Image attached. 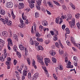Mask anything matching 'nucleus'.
<instances>
[{
  "label": "nucleus",
  "mask_w": 80,
  "mask_h": 80,
  "mask_svg": "<svg viewBox=\"0 0 80 80\" xmlns=\"http://www.w3.org/2000/svg\"><path fill=\"white\" fill-rule=\"evenodd\" d=\"M0 20L2 22H3L4 24H6L7 23L8 25V26H11L12 24V22L10 20H8V18L6 17H5V19L3 18H1L0 19Z\"/></svg>",
  "instance_id": "1"
},
{
  "label": "nucleus",
  "mask_w": 80,
  "mask_h": 80,
  "mask_svg": "<svg viewBox=\"0 0 80 80\" xmlns=\"http://www.w3.org/2000/svg\"><path fill=\"white\" fill-rule=\"evenodd\" d=\"M35 0H28V2L29 3V6L31 8H34L35 5L33 3H35Z\"/></svg>",
  "instance_id": "2"
},
{
  "label": "nucleus",
  "mask_w": 80,
  "mask_h": 80,
  "mask_svg": "<svg viewBox=\"0 0 80 80\" xmlns=\"http://www.w3.org/2000/svg\"><path fill=\"white\" fill-rule=\"evenodd\" d=\"M37 58H38V62L40 63L42 65H45L43 61V57L42 56L37 57Z\"/></svg>",
  "instance_id": "3"
},
{
  "label": "nucleus",
  "mask_w": 80,
  "mask_h": 80,
  "mask_svg": "<svg viewBox=\"0 0 80 80\" xmlns=\"http://www.w3.org/2000/svg\"><path fill=\"white\" fill-rule=\"evenodd\" d=\"M75 20L74 18H72V21L69 22V27L72 28L75 25Z\"/></svg>",
  "instance_id": "4"
},
{
  "label": "nucleus",
  "mask_w": 80,
  "mask_h": 80,
  "mask_svg": "<svg viewBox=\"0 0 80 80\" xmlns=\"http://www.w3.org/2000/svg\"><path fill=\"white\" fill-rule=\"evenodd\" d=\"M6 7L8 8H10L13 7V3L12 2H9L7 3L6 4Z\"/></svg>",
  "instance_id": "5"
},
{
  "label": "nucleus",
  "mask_w": 80,
  "mask_h": 80,
  "mask_svg": "<svg viewBox=\"0 0 80 80\" xmlns=\"http://www.w3.org/2000/svg\"><path fill=\"white\" fill-rule=\"evenodd\" d=\"M7 40L8 42V45H10V46H12L13 45V44L12 43V41L11 38H8Z\"/></svg>",
  "instance_id": "6"
},
{
  "label": "nucleus",
  "mask_w": 80,
  "mask_h": 80,
  "mask_svg": "<svg viewBox=\"0 0 80 80\" xmlns=\"http://www.w3.org/2000/svg\"><path fill=\"white\" fill-rule=\"evenodd\" d=\"M72 18V15H68V18L66 20L67 22H68V20H70Z\"/></svg>",
  "instance_id": "7"
},
{
  "label": "nucleus",
  "mask_w": 80,
  "mask_h": 80,
  "mask_svg": "<svg viewBox=\"0 0 80 80\" xmlns=\"http://www.w3.org/2000/svg\"><path fill=\"white\" fill-rule=\"evenodd\" d=\"M2 34L4 37H7L8 36V32L6 31H3Z\"/></svg>",
  "instance_id": "8"
},
{
  "label": "nucleus",
  "mask_w": 80,
  "mask_h": 80,
  "mask_svg": "<svg viewBox=\"0 0 80 80\" xmlns=\"http://www.w3.org/2000/svg\"><path fill=\"white\" fill-rule=\"evenodd\" d=\"M11 61V58H8L7 61L6 62V65H9L10 64V62Z\"/></svg>",
  "instance_id": "9"
},
{
  "label": "nucleus",
  "mask_w": 80,
  "mask_h": 80,
  "mask_svg": "<svg viewBox=\"0 0 80 80\" xmlns=\"http://www.w3.org/2000/svg\"><path fill=\"white\" fill-rule=\"evenodd\" d=\"M50 54L51 55H52V56H53L54 55H55V54H56V53H55V51L52 50L50 52Z\"/></svg>",
  "instance_id": "10"
},
{
  "label": "nucleus",
  "mask_w": 80,
  "mask_h": 80,
  "mask_svg": "<svg viewBox=\"0 0 80 80\" xmlns=\"http://www.w3.org/2000/svg\"><path fill=\"white\" fill-rule=\"evenodd\" d=\"M42 24L44 26H47L48 25V22L46 21H44L42 22Z\"/></svg>",
  "instance_id": "11"
},
{
  "label": "nucleus",
  "mask_w": 80,
  "mask_h": 80,
  "mask_svg": "<svg viewBox=\"0 0 80 80\" xmlns=\"http://www.w3.org/2000/svg\"><path fill=\"white\" fill-rule=\"evenodd\" d=\"M19 7L20 9H21L22 8H24V4L22 3H19Z\"/></svg>",
  "instance_id": "12"
},
{
  "label": "nucleus",
  "mask_w": 80,
  "mask_h": 80,
  "mask_svg": "<svg viewBox=\"0 0 80 80\" xmlns=\"http://www.w3.org/2000/svg\"><path fill=\"white\" fill-rule=\"evenodd\" d=\"M67 68H72L73 67V66H71V62H70L68 64V65L67 66Z\"/></svg>",
  "instance_id": "13"
},
{
  "label": "nucleus",
  "mask_w": 80,
  "mask_h": 80,
  "mask_svg": "<svg viewBox=\"0 0 80 80\" xmlns=\"http://www.w3.org/2000/svg\"><path fill=\"white\" fill-rule=\"evenodd\" d=\"M22 17L23 20H27V17L25 15H24V13H22Z\"/></svg>",
  "instance_id": "14"
},
{
  "label": "nucleus",
  "mask_w": 80,
  "mask_h": 80,
  "mask_svg": "<svg viewBox=\"0 0 80 80\" xmlns=\"http://www.w3.org/2000/svg\"><path fill=\"white\" fill-rule=\"evenodd\" d=\"M69 4L70 6H71V7H72L73 10H75V6L74 5H73V4H72V2H70L69 3Z\"/></svg>",
  "instance_id": "15"
},
{
  "label": "nucleus",
  "mask_w": 80,
  "mask_h": 80,
  "mask_svg": "<svg viewBox=\"0 0 80 80\" xmlns=\"http://www.w3.org/2000/svg\"><path fill=\"white\" fill-rule=\"evenodd\" d=\"M0 13L2 15H4L5 14V11L3 9H1V10Z\"/></svg>",
  "instance_id": "16"
},
{
  "label": "nucleus",
  "mask_w": 80,
  "mask_h": 80,
  "mask_svg": "<svg viewBox=\"0 0 80 80\" xmlns=\"http://www.w3.org/2000/svg\"><path fill=\"white\" fill-rule=\"evenodd\" d=\"M66 33V34H69L70 33V30H69V29L68 28H67L65 29Z\"/></svg>",
  "instance_id": "17"
},
{
  "label": "nucleus",
  "mask_w": 80,
  "mask_h": 80,
  "mask_svg": "<svg viewBox=\"0 0 80 80\" xmlns=\"http://www.w3.org/2000/svg\"><path fill=\"white\" fill-rule=\"evenodd\" d=\"M36 39H37V41H38V42H43V39H42V38H36Z\"/></svg>",
  "instance_id": "18"
},
{
  "label": "nucleus",
  "mask_w": 80,
  "mask_h": 80,
  "mask_svg": "<svg viewBox=\"0 0 80 80\" xmlns=\"http://www.w3.org/2000/svg\"><path fill=\"white\" fill-rule=\"evenodd\" d=\"M0 43L1 44V45H4L5 42V41L3 40L0 39Z\"/></svg>",
  "instance_id": "19"
},
{
  "label": "nucleus",
  "mask_w": 80,
  "mask_h": 80,
  "mask_svg": "<svg viewBox=\"0 0 80 80\" xmlns=\"http://www.w3.org/2000/svg\"><path fill=\"white\" fill-rule=\"evenodd\" d=\"M23 75L24 76H27V71L25 70L23 71Z\"/></svg>",
  "instance_id": "20"
},
{
  "label": "nucleus",
  "mask_w": 80,
  "mask_h": 80,
  "mask_svg": "<svg viewBox=\"0 0 80 80\" xmlns=\"http://www.w3.org/2000/svg\"><path fill=\"white\" fill-rule=\"evenodd\" d=\"M52 60L54 63H57V59H55V58L52 57Z\"/></svg>",
  "instance_id": "21"
},
{
  "label": "nucleus",
  "mask_w": 80,
  "mask_h": 80,
  "mask_svg": "<svg viewBox=\"0 0 80 80\" xmlns=\"http://www.w3.org/2000/svg\"><path fill=\"white\" fill-rule=\"evenodd\" d=\"M19 48H20V50H23L24 49V47L22 45H21L19 46Z\"/></svg>",
  "instance_id": "22"
},
{
  "label": "nucleus",
  "mask_w": 80,
  "mask_h": 80,
  "mask_svg": "<svg viewBox=\"0 0 80 80\" xmlns=\"http://www.w3.org/2000/svg\"><path fill=\"white\" fill-rule=\"evenodd\" d=\"M11 12V15H12L13 19H15V15H14V13H13V11L12 10Z\"/></svg>",
  "instance_id": "23"
},
{
  "label": "nucleus",
  "mask_w": 80,
  "mask_h": 80,
  "mask_svg": "<svg viewBox=\"0 0 80 80\" xmlns=\"http://www.w3.org/2000/svg\"><path fill=\"white\" fill-rule=\"evenodd\" d=\"M13 50L15 52H17V50H18V48H17V46L16 45H15L13 48Z\"/></svg>",
  "instance_id": "24"
},
{
  "label": "nucleus",
  "mask_w": 80,
  "mask_h": 80,
  "mask_svg": "<svg viewBox=\"0 0 80 80\" xmlns=\"http://www.w3.org/2000/svg\"><path fill=\"white\" fill-rule=\"evenodd\" d=\"M38 48L39 50H43V48L41 46H38Z\"/></svg>",
  "instance_id": "25"
},
{
  "label": "nucleus",
  "mask_w": 80,
  "mask_h": 80,
  "mask_svg": "<svg viewBox=\"0 0 80 80\" xmlns=\"http://www.w3.org/2000/svg\"><path fill=\"white\" fill-rule=\"evenodd\" d=\"M38 76V73H36L34 75L33 77H34V78H35L36 79H37Z\"/></svg>",
  "instance_id": "26"
},
{
  "label": "nucleus",
  "mask_w": 80,
  "mask_h": 80,
  "mask_svg": "<svg viewBox=\"0 0 80 80\" xmlns=\"http://www.w3.org/2000/svg\"><path fill=\"white\" fill-rule=\"evenodd\" d=\"M36 2L38 5H40L42 4V2L40 1V0H37Z\"/></svg>",
  "instance_id": "27"
},
{
  "label": "nucleus",
  "mask_w": 80,
  "mask_h": 80,
  "mask_svg": "<svg viewBox=\"0 0 80 80\" xmlns=\"http://www.w3.org/2000/svg\"><path fill=\"white\" fill-rule=\"evenodd\" d=\"M17 55L18 57H19V58H21V57H22V55H21V54L19 52H17Z\"/></svg>",
  "instance_id": "28"
},
{
  "label": "nucleus",
  "mask_w": 80,
  "mask_h": 80,
  "mask_svg": "<svg viewBox=\"0 0 80 80\" xmlns=\"http://www.w3.org/2000/svg\"><path fill=\"white\" fill-rule=\"evenodd\" d=\"M7 54H4V55H2L1 56V58H3L5 59V58H6L7 57Z\"/></svg>",
  "instance_id": "29"
},
{
  "label": "nucleus",
  "mask_w": 80,
  "mask_h": 80,
  "mask_svg": "<svg viewBox=\"0 0 80 80\" xmlns=\"http://www.w3.org/2000/svg\"><path fill=\"white\" fill-rule=\"evenodd\" d=\"M39 14L38 12H36L35 13V18H37L39 17Z\"/></svg>",
  "instance_id": "30"
},
{
  "label": "nucleus",
  "mask_w": 80,
  "mask_h": 80,
  "mask_svg": "<svg viewBox=\"0 0 80 80\" xmlns=\"http://www.w3.org/2000/svg\"><path fill=\"white\" fill-rule=\"evenodd\" d=\"M53 40L54 41H56L58 40V38H57V35H55L54 36V37L53 38Z\"/></svg>",
  "instance_id": "31"
},
{
  "label": "nucleus",
  "mask_w": 80,
  "mask_h": 80,
  "mask_svg": "<svg viewBox=\"0 0 80 80\" xmlns=\"http://www.w3.org/2000/svg\"><path fill=\"white\" fill-rule=\"evenodd\" d=\"M45 62H47V63H50V60L49 59L46 58L45 59Z\"/></svg>",
  "instance_id": "32"
},
{
  "label": "nucleus",
  "mask_w": 80,
  "mask_h": 80,
  "mask_svg": "<svg viewBox=\"0 0 80 80\" xmlns=\"http://www.w3.org/2000/svg\"><path fill=\"white\" fill-rule=\"evenodd\" d=\"M45 73L47 75L48 77H49V74L48 73V71L47 70H45Z\"/></svg>",
  "instance_id": "33"
},
{
  "label": "nucleus",
  "mask_w": 80,
  "mask_h": 80,
  "mask_svg": "<svg viewBox=\"0 0 80 80\" xmlns=\"http://www.w3.org/2000/svg\"><path fill=\"white\" fill-rule=\"evenodd\" d=\"M75 16L77 18H80V14L77 13L75 15Z\"/></svg>",
  "instance_id": "34"
},
{
  "label": "nucleus",
  "mask_w": 80,
  "mask_h": 80,
  "mask_svg": "<svg viewBox=\"0 0 80 80\" xmlns=\"http://www.w3.org/2000/svg\"><path fill=\"white\" fill-rule=\"evenodd\" d=\"M27 61L28 62V63L29 65H30V59L27 58Z\"/></svg>",
  "instance_id": "35"
},
{
  "label": "nucleus",
  "mask_w": 80,
  "mask_h": 80,
  "mask_svg": "<svg viewBox=\"0 0 80 80\" xmlns=\"http://www.w3.org/2000/svg\"><path fill=\"white\" fill-rule=\"evenodd\" d=\"M66 43L68 46H70L71 45V43L70 42V41H66Z\"/></svg>",
  "instance_id": "36"
},
{
  "label": "nucleus",
  "mask_w": 80,
  "mask_h": 80,
  "mask_svg": "<svg viewBox=\"0 0 80 80\" xmlns=\"http://www.w3.org/2000/svg\"><path fill=\"white\" fill-rule=\"evenodd\" d=\"M34 42L35 45L36 46H37L38 45L39 43H38V42L37 41H35Z\"/></svg>",
  "instance_id": "37"
},
{
  "label": "nucleus",
  "mask_w": 80,
  "mask_h": 80,
  "mask_svg": "<svg viewBox=\"0 0 80 80\" xmlns=\"http://www.w3.org/2000/svg\"><path fill=\"white\" fill-rule=\"evenodd\" d=\"M73 60H75V61H76V62H78V60L77 57L75 56L74 57Z\"/></svg>",
  "instance_id": "38"
},
{
  "label": "nucleus",
  "mask_w": 80,
  "mask_h": 80,
  "mask_svg": "<svg viewBox=\"0 0 80 80\" xmlns=\"http://www.w3.org/2000/svg\"><path fill=\"white\" fill-rule=\"evenodd\" d=\"M20 22L21 24H22V25H23V20H22V18H20Z\"/></svg>",
  "instance_id": "39"
},
{
  "label": "nucleus",
  "mask_w": 80,
  "mask_h": 80,
  "mask_svg": "<svg viewBox=\"0 0 80 80\" xmlns=\"http://www.w3.org/2000/svg\"><path fill=\"white\" fill-rule=\"evenodd\" d=\"M55 45L57 48H59V47H60V45H59V44H58V42H56L55 43Z\"/></svg>",
  "instance_id": "40"
},
{
  "label": "nucleus",
  "mask_w": 80,
  "mask_h": 80,
  "mask_svg": "<svg viewBox=\"0 0 80 80\" xmlns=\"http://www.w3.org/2000/svg\"><path fill=\"white\" fill-rule=\"evenodd\" d=\"M56 22L57 23H58V22H59V18H58L56 19Z\"/></svg>",
  "instance_id": "41"
},
{
  "label": "nucleus",
  "mask_w": 80,
  "mask_h": 80,
  "mask_svg": "<svg viewBox=\"0 0 80 80\" xmlns=\"http://www.w3.org/2000/svg\"><path fill=\"white\" fill-rule=\"evenodd\" d=\"M36 8L38 10H40V5L37 6L36 7Z\"/></svg>",
  "instance_id": "42"
},
{
  "label": "nucleus",
  "mask_w": 80,
  "mask_h": 80,
  "mask_svg": "<svg viewBox=\"0 0 80 80\" xmlns=\"http://www.w3.org/2000/svg\"><path fill=\"white\" fill-rule=\"evenodd\" d=\"M59 52L60 55H62V54H63V51L62 50L61 51H60V50H59Z\"/></svg>",
  "instance_id": "43"
},
{
  "label": "nucleus",
  "mask_w": 80,
  "mask_h": 80,
  "mask_svg": "<svg viewBox=\"0 0 80 80\" xmlns=\"http://www.w3.org/2000/svg\"><path fill=\"white\" fill-rule=\"evenodd\" d=\"M13 63L14 65H16L17 63V61L16 59H15L14 60Z\"/></svg>",
  "instance_id": "44"
},
{
  "label": "nucleus",
  "mask_w": 80,
  "mask_h": 80,
  "mask_svg": "<svg viewBox=\"0 0 80 80\" xmlns=\"http://www.w3.org/2000/svg\"><path fill=\"white\" fill-rule=\"evenodd\" d=\"M4 55H7V49H4Z\"/></svg>",
  "instance_id": "45"
},
{
  "label": "nucleus",
  "mask_w": 80,
  "mask_h": 80,
  "mask_svg": "<svg viewBox=\"0 0 80 80\" xmlns=\"http://www.w3.org/2000/svg\"><path fill=\"white\" fill-rule=\"evenodd\" d=\"M48 5H49V6L50 7H51V8H52L53 7V5L52 4H51V3L50 2H49L48 3Z\"/></svg>",
  "instance_id": "46"
},
{
  "label": "nucleus",
  "mask_w": 80,
  "mask_h": 80,
  "mask_svg": "<svg viewBox=\"0 0 80 80\" xmlns=\"http://www.w3.org/2000/svg\"><path fill=\"white\" fill-rule=\"evenodd\" d=\"M28 78H31V73L29 72L28 74Z\"/></svg>",
  "instance_id": "47"
},
{
  "label": "nucleus",
  "mask_w": 80,
  "mask_h": 80,
  "mask_svg": "<svg viewBox=\"0 0 80 80\" xmlns=\"http://www.w3.org/2000/svg\"><path fill=\"white\" fill-rule=\"evenodd\" d=\"M62 7L63 10H67V8L66 7V6H65V5L62 6Z\"/></svg>",
  "instance_id": "48"
},
{
  "label": "nucleus",
  "mask_w": 80,
  "mask_h": 80,
  "mask_svg": "<svg viewBox=\"0 0 80 80\" xmlns=\"http://www.w3.org/2000/svg\"><path fill=\"white\" fill-rule=\"evenodd\" d=\"M48 30H49V29H48V28H44L43 29V31L44 32H45L46 31L47 32H48Z\"/></svg>",
  "instance_id": "49"
},
{
  "label": "nucleus",
  "mask_w": 80,
  "mask_h": 80,
  "mask_svg": "<svg viewBox=\"0 0 80 80\" xmlns=\"http://www.w3.org/2000/svg\"><path fill=\"white\" fill-rule=\"evenodd\" d=\"M25 55H27V53H28V49H26V48H25Z\"/></svg>",
  "instance_id": "50"
},
{
  "label": "nucleus",
  "mask_w": 80,
  "mask_h": 80,
  "mask_svg": "<svg viewBox=\"0 0 80 80\" xmlns=\"http://www.w3.org/2000/svg\"><path fill=\"white\" fill-rule=\"evenodd\" d=\"M60 22H59V25H61V23H62V22H63V21H62V19L61 18H60Z\"/></svg>",
  "instance_id": "51"
},
{
  "label": "nucleus",
  "mask_w": 80,
  "mask_h": 80,
  "mask_svg": "<svg viewBox=\"0 0 80 80\" xmlns=\"http://www.w3.org/2000/svg\"><path fill=\"white\" fill-rule=\"evenodd\" d=\"M66 26H65V25H63L62 26V30H65V27Z\"/></svg>",
  "instance_id": "52"
},
{
  "label": "nucleus",
  "mask_w": 80,
  "mask_h": 80,
  "mask_svg": "<svg viewBox=\"0 0 80 80\" xmlns=\"http://www.w3.org/2000/svg\"><path fill=\"white\" fill-rule=\"evenodd\" d=\"M53 2L55 4H56V5H58V6L60 5V4H59V3H58V2H57L56 1H53Z\"/></svg>",
  "instance_id": "53"
},
{
  "label": "nucleus",
  "mask_w": 80,
  "mask_h": 80,
  "mask_svg": "<svg viewBox=\"0 0 80 80\" xmlns=\"http://www.w3.org/2000/svg\"><path fill=\"white\" fill-rule=\"evenodd\" d=\"M77 25L78 28H80V24L79 22H78L77 23Z\"/></svg>",
  "instance_id": "54"
},
{
  "label": "nucleus",
  "mask_w": 80,
  "mask_h": 80,
  "mask_svg": "<svg viewBox=\"0 0 80 80\" xmlns=\"http://www.w3.org/2000/svg\"><path fill=\"white\" fill-rule=\"evenodd\" d=\"M41 36V35L40 34V33H38L36 34V36L37 37H40V36Z\"/></svg>",
  "instance_id": "55"
},
{
  "label": "nucleus",
  "mask_w": 80,
  "mask_h": 80,
  "mask_svg": "<svg viewBox=\"0 0 80 80\" xmlns=\"http://www.w3.org/2000/svg\"><path fill=\"white\" fill-rule=\"evenodd\" d=\"M19 27L20 28H23V24H19Z\"/></svg>",
  "instance_id": "56"
},
{
  "label": "nucleus",
  "mask_w": 80,
  "mask_h": 80,
  "mask_svg": "<svg viewBox=\"0 0 80 80\" xmlns=\"http://www.w3.org/2000/svg\"><path fill=\"white\" fill-rule=\"evenodd\" d=\"M31 32L32 33H34V31L33 30V26L32 27Z\"/></svg>",
  "instance_id": "57"
},
{
  "label": "nucleus",
  "mask_w": 80,
  "mask_h": 80,
  "mask_svg": "<svg viewBox=\"0 0 80 80\" xmlns=\"http://www.w3.org/2000/svg\"><path fill=\"white\" fill-rule=\"evenodd\" d=\"M39 28L40 29H41V30H43V27L42 26L40 25L39 26Z\"/></svg>",
  "instance_id": "58"
},
{
  "label": "nucleus",
  "mask_w": 80,
  "mask_h": 80,
  "mask_svg": "<svg viewBox=\"0 0 80 80\" xmlns=\"http://www.w3.org/2000/svg\"><path fill=\"white\" fill-rule=\"evenodd\" d=\"M0 60L1 61H2V62H4V61L5 60V59L4 58H1V57L0 58Z\"/></svg>",
  "instance_id": "59"
},
{
  "label": "nucleus",
  "mask_w": 80,
  "mask_h": 80,
  "mask_svg": "<svg viewBox=\"0 0 80 80\" xmlns=\"http://www.w3.org/2000/svg\"><path fill=\"white\" fill-rule=\"evenodd\" d=\"M51 34L52 35H54L55 34H54V32H53V31H50Z\"/></svg>",
  "instance_id": "60"
},
{
  "label": "nucleus",
  "mask_w": 80,
  "mask_h": 80,
  "mask_svg": "<svg viewBox=\"0 0 80 80\" xmlns=\"http://www.w3.org/2000/svg\"><path fill=\"white\" fill-rule=\"evenodd\" d=\"M53 77H54V78H55V79L56 80H57L58 78L56 77V76L55 75V74H53Z\"/></svg>",
  "instance_id": "61"
},
{
  "label": "nucleus",
  "mask_w": 80,
  "mask_h": 80,
  "mask_svg": "<svg viewBox=\"0 0 80 80\" xmlns=\"http://www.w3.org/2000/svg\"><path fill=\"white\" fill-rule=\"evenodd\" d=\"M47 37L48 38H49L51 37V35H50V34H48L47 35Z\"/></svg>",
  "instance_id": "62"
},
{
  "label": "nucleus",
  "mask_w": 80,
  "mask_h": 80,
  "mask_svg": "<svg viewBox=\"0 0 80 80\" xmlns=\"http://www.w3.org/2000/svg\"><path fill=\"white\" fill-rule=\"evenodd\" d=\"M61 18H62V19H64V18H65V19H66L67 18V17H65L63 16H62Z\"/></svg>",
  "instance_id": "63"
},
{
  "label": "nucleus",
  "mask_w": 80,
  "mask_h": 80,
  "mask_svg": "<svg viewBox=\"0 0 80 80\" xmlns=\"http://www.w3.org/2000/svg\"><path fill=\"white\" fill-rule=\"evenodd\" d=\"M42 10L43 12H46V10L44 8H42Z\"/></svg>",
  "instance_id": "64"
}]
</instances>
